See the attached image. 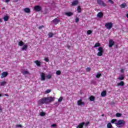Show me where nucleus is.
Here are the masks:
<instances>
[{
    "label": "nucleus",
    "instance_id": "obj_1",
    "mask_svg": "<svg viewBox=\"0 0 128 128\" xmlns=\"http://www.w3.org/2000/svg\"><path fill=\"white\" fill-rule=\"evenodd\" d=\"M54 99L52 96L43 98L38 100V104L39 106H42V104H48L52 102H54Z\"/></svg>",
    "mask_w": 128,
    "mask_h": 128
},
{
    "label": "nucleus",
    "instance_id": "obj_2",
    "mask_svg": "<svg viewBox=\"0 0 128 128\" xmlns=\"http://www.w3.org/2000/svg\"><path fill=\"white\" fill-rule=\"evenodd\" d=\"M115 124L118 128H122V126H124L126 124V121H124V120H118V122L115 123Z\"/></svg>",
    "mask_w": 128,
    "mask_h": 128
},
{
    "label": "nucleus",
    "instance_id": "obj_3",
    "mask_svg": "<svg viewBox=\"0 0 128 128\" xmlns=\"http://www.w3.org/2000/svg\"><path fill=\"white\" fill-rule=\"evenodd\" d=\"M98 52L97 54V56H102V54H104V48H102V46H100L98 48Z\"/></svg>",
    "mask_w": 128,
    "mask_h": 128
},
{
    "label": "nucleus",
    "instance_id": "obj_4",
    "mask_svg": "<svg viewBox=\"0 0 128 128\" xmlns=\"http://www.w3.org/2000/svg\"><path fill=\"white\" fill-rule=\"evenodd\" d=\"M97 4L102 6H106V4L104 3L102 0H97Z\"/></svg>",
    "mask_w": 128,
    "mask_h": 128
},
{
    "label": "nucleus",
    "instance_id": "obj_5",
    "mask_svg": "<svg viewBox=\"0 0 128 128\" xmlns=\"http://www.w3.org/2000/svg\"><path fill=\"white\" fill-rule=\"evenodd\" d=\"M105 28L108 30H110L112 28V22H107L105 24Z\"/></svg>",
    "mask_w": 128,
    "mask_h": 128
},
{
    "label": "nucleus",
    "instance_id": "obj_6",
    "mask_svg": "<svg viewBox=\"0 0 128 128\" xmlns=\"http://www.w3.org/2000/svg\"><path fill=\"white\" fill-rule=\"evenodd\" d=\"M34 10H35V12H40V10H42V6H34Z\"/></svg>",
    "mask_w": 128,
    "mask_h": 128
},
{
    "label": "nucleus",
    "instance_id": "obj_7",
    "mask_svg": "<svg viewBox=\"0 0 128 128\" xmlns=\"http://www.w3.org/2000/svg\"><path fill=\"white\" fill-rule=\"evenodd\" d=\"M8 76V72H4L1 74V78H6Z\"/></svg>",
    "mask_w": 128,
    "mask_h": 128
},
{
    "label": "nucleus",
    "instance_id": "obj_8",
    "mask_svg": "<svg viewBox=\"0 0 128 128\" xmlns=\"http://www.w3.org/2000/svg\"><path fill=\"white\" fill-rule=\"evenodd\" d=\"M114 40H109L108 44L109 48H112V46H114Z\"/></svg>",
    "mask_w": 128,
    "mask_h": 128
},
{
    "label": "nucleus",
    "instance_id": "obj_9",
    "mask_svg": "<svg viewBox=\"0 0 128 128\" xmlns=\"http://www.w3.org/2000/svg\"><path fill=\"white\" fill-rule=\"evenodd\" d=\"M41 80H46V74L42 72L40 74Z\"/></svg>",
    "mask_w": 128,
    "mask_h": 128
},
{
    "label": "nucleus",
    "instance_id": "obj_10",
    "mask_svg": "<svg viewBox=\"0 0 128 128\" xmlns=\"http://www.w3.org/2000/svg\"><path fill=\"white\" fill-rule=\"evenodd\" d=\"M78 106H84V102H82V100L80 99L78 101Z\"/></svg>",
    "mask_w": 128,
    "mask_h": 128
},
{
    "label": "nucleus",
    "instance_id": "obj_11",
    "mask_svg": "<svg viewBox=\"0 0 128 128\" xmlns=\"http://www.w3.org/2000/svg\"><path fill=\"white\" fill-rule=\"evenodd\" d=\"M78 0H75L73 2H72V6H78Z\"/></svg>",
    "mask_w": 128,
    "mask_h": 128
},
{
    "label": "nucleus",
    "instance_id": "obj_12",
    "mask_svg": "<svg viewBox=\"0 0 128 128\" xmlns=\"http://www.w3.org/2000/svg\"><path fill=\"white\" fill-rule=\"evenodd\" d=\"M52 22L54 24H58L60 22V20L58 19V18H56L55 19L52 20Z\"/></svg>",
    "mask_w": 128,
    "mask_h": 128
},
{
    "label": "nucleus",
    "instance_id": "obj_13",
    "mask_svg": "<svg viewBox=\"0 0 128 128\" xmlns=\"http://www.w3.org/2000/svg\"><path fill=\"white\" fill-rule=\"evenodd\" d=\"M84 122H82L76 126V128H84Z\"/></svg>",
    "mask_w": 128,
    "mask_h": 128
},
{
    "label": "nucleus",
    "instance_id": "obj_14",
    "mask_svg": "<svg viewBox=\"0 0 128 128\" xmlns=\"http://www.w3.org/2000/svg\"><path fill=\"white\" fill-rule=\"evenodd\" d=\"M24 10L25 12H26L27 14H30V8H24Z\"/></svg>",
    "mask_w": 128,
    "mask_h": 128
},
{
    "label": "nucleus",
    "instance_id": "obj_15",
    "mask_svg": "<svg viewBox=\"0 0 128 128\" xmlns=\"http://www.w3.org/2000/svg\"><path fill=\"white\" fill-rule=\"evenodd\" d=\"M117 84L118 86H124V81H120V82L118 83Z\"/></svg>",
    "mask_w": 128,
    "mask_h": 128
},
{
    "label": "nucleus",
    "instance_id": "obj_16",
    "mask_svg": "<svg viewBox=\"0 0 128 128\" xmlns=\"http://www.w3.org/2000/svg\"><path fill=\"white\" fill-rule=\"evenodd\" d=\"M97 16L98 18H102V16H104V14H102V12H100L98 14Z\"/></svg>",
    "mask_w": 128,
    "mask_h": 128
},
{
    "label": "nucleus",
    "instance_id": "obj_17",
    "mask_svg": "<svg viewBox=\"0 0 128 128\" xmlns=\"http://www.w3.org/2000/svg\"><path fill=\"white\" fill-rule=\"evenodd\" d=\"M66 16H74V13L72 12H68L65 13Z\"/></svg>",
    "mask_w": 128,
    "mask_h": 128
},
{
    "label": "nucleus",
    "instance_id": "obj_18",
    "mask_svg": "<svg viewBox=\"0 0 128 128\" xmlns=\"http://www.w3.org/2000/svg\"><path fill=\"white\" fill-rule=\"evenodd\" d=\"M106 96V91L104 90L101 92V96L104 97Z\"/></svg>",
    "mask_w": 128,
    "mask_h": 128
},
{
    "label": "nucleus",
    "instance_id": "obj_19",
    "mask_svg": "<svg viewBox=\"0 0 128 128\" xmlns=\"http://www.w3.org/2000/svg\"><path fill=\"white\" fill-rule=\"evenodd\" d=\"M22 50H28V45L27 44H24L23 47L22 48Z\"/></svg>",
    "mask_w": 128,
    "mask_h": 128
},
{
    "label": "nucleus",
    "instance_id": "obj_20",
    "mask_svg": "<svg viewBox=\"0 0 128 128\" xmlns=\"http://www.w3.org/2000/svg\"><path fill=\"white\" fill-rule=\"evenodd\" d=\"M118 80H124V75H121L118 78Z\"/></svg>",
    "mask_w": 128,
    "mask_h": 128
},
{
    "label": "nucleus",
    "instance_id": "obj_21",
    "mask_svg": "<svg viewBox=\"0 0 128 128\" xmlns=\"http://www.w3.org/2000/svg\"><path fill=\"white\" fill-rule=\"evenodd\" d=\"M35 64H36V66H40V62L38 61V60H36L34 62Z\"/></svg>",
    "mask_w": 128,
    "mask_h": 128
},
{
    "label": "nucleus",
    "instance_id": "obj_22",
    "mask_svg": "<svg viewBox=\"0 0 128 128\" xmlns=\"http://www.w3.org/2000/svg\"><path fill=\"white\" fill-rule=\"evenodd\" d=\"M22 74H24V76L25 74H30V72L28 70H24L23 72H22Z\"/></svg>",
    "mask_w": 128,
    "mask_h": 128
},
{
    "label": "nucleus",
    "instance_id": "obj_23",
    "mask_svg": "<svg viewBox=\"0 0 128 128\" xmlns=\"http://www.w3.org/2000/svg\"><path fill=\"white\" fill-rule=\"evenodd\" d=\"M120 6L121 8H126V4L123 3V4H121Z\"/></svg>",
    "mask_w": 128,
    "mask_h": 128
},
{
    "label": "nucleus",
    "instance_id": "obj_24",
    "mask_svg": "<svg viewBox=\"0 0 128 128\" xmlns=\"http://www.w3.org/2000/svg\"><path fill=\"white\" fill-rule=\"evenodd\" d=\"M9 18H10V17L8 16H6L4 18V22H8V20Z\"/></svg>",
    "mask_w": 128,
    "mask_h": 128
},
{
    "label": "nucleus",
    "instance_id": "obj_25",
    "mask_svg": "<svg viewBox=\"0 0 128 128\" xmlns=\"http://www.w3.org/2000/svg\"><path fill=\"white\" fill-rule=\"evenodd\" d=\"M18 44L20 46H22L24 44V42L22 41H20L18 42Z\"/></svg>",
    "mask_w": 128,
    "mask_h": 128
},
{
    "label": "nucleus",
    "instance_id": "obj_26",
    "mask_svg": "<svg viewBox=\"0 0 128 128\" xmlns=\"http://www.w3.org/2000/svg\"><path fill=\"white\" fill-rule=\"evenodd\" d=\"M54 33L52 32H50L48 34V38H52V36H54Z\"/></svg>",
    "mask_w": 128,
    "mask_h": 128
},
{
    "label": "nucleus",
    "instance_id": "obj_27",
    "mask_svg": "<svg viewBox=\"0 0 128 128\" xmlns=\"http://www.w3.org/2000/svg\"><path fill=\"white\" fill-rule=\"evenodd\" d=\"M89 98H90V102H94V100H96V98H94V96H91Z\"/></svg>",
    "mask_w": 128,
    "mask_h": 128
},
{
    "label": "nucleus",
    "instance_id": "obj_28",
    "mask_svg": "<svg viewBox=\"0 0 128 128\" xmlns=\"http://www.w3.org/2000/svg\"><path fill=\"white\" fill-rule=\"evenodd\" d=\"M77 12H82V8H80V6H78L77 8Z\"/></svg>",
    "mask_w": 128,
    "mask_h": 128
},
{
    "label": "nucleus",
    "instance_id": "obj_29",
    "mask_svg": "<svg viewBox=\"0 0 128 128\" xmlns=\"http://www.w3.org/2000/svg\"><path fill=\"white\" fill-rule=\"evenodd\" d=\"M98 46H100V44L99 42L96 43L94 46V48H98Z\"/></svg>",
    "mask_w": 128,
    "mask_h": 128
},
{
    "label": "nucleus",
    "instance_id": "obj_30",
    "mask_svg": "<svg viewBox=\"0 0 128 128\" xmlns=\"http://www.w3.org/2000/svg\"><path fill=\"white\" fill-rule=\"evenodd\" d=\"M1 86H4L6 84V82L4 81L2 82H1L0 83Z\"/></svg>",
    "mask_w": 128,
    "mask_h": 128
},
{
    "label": "nucleus",
    "instance_id": "obj_31",
    "mask_svg": "<svg viewBox=\"0 0 128 128\" xmlns=\"http://www.w3.org/2000/svg\"><path fill=\"white\" fill-rule=\"evenodd\" d=\"M62 74V72L60 70H58L56 72V74H57V76H60V74Z\"/></svg>",
    "mask_w": 128,
    "mask_h": 128
},
{
    "label": "nucleus",
    "instance_id": "obj_32",
    "mask_svg": "<svg viewBox=\"0 0 128 128\" xmlns=\"http://www.w3.org/2000/svg\"><path fill=\"white\" fill-rule=\"evenodd\" d=\"M107 128H112V125L111 123H108L107 124Z\"/></svg>",
    "mask_w": 128,
    "mask_h": 128
},
{
    "label": "nucleus",
    "instance_id": "obj_33",
    "mask_svg": "<svg viewBox=\"0 0 128 128\" xmlns=\"http://www.w3.org/2000/svg\"><path fill=\"white\" fill-rule=\"evenodd\" d=\"M116 116L117 118H120L122 116V114H120V113H116Z\"/></svg>",
    "mask_w": 128,
    "mask_h": 128
},
{
    "label": "nucleus",
    "instance_id": "obj_34",
    "mask_svg": "<svg viewBox=\"0 0 128 128\" xmlns=\"http://www.w3.org/2000/svg\"><path fill=\"white\" fill-rule=\"evenodd\" d=\"M100 76H102V74H100V73L96 75V78H100Z\"/></svg>",
    "mask_w": 128,
    "mask_h": 128
},
{
    "label": "nucleus",
    "instance_id": "obj_35",
    "mask_svg": "<svg viewBox=\"0 0 128 128\" xmlns=\"http://www.w3.org/2000/svg\"><path fill=\"white\" fill-rule=\"evenodd\" d=\"M63 98H62V96H60V97L59 98V99L58 100V102H62Z\"/></svg>",
    "mask_w": 128,
    "mask_h": 128
},
{
    "label": "nucleus",
    "instance_id": "obj_36",
    "mask_svg": "<svg viewBox=\"0 0 128 128\" xmlns=\"http://www.w3.org/2000/svg\"><path fill=\"white\" fill-rule=\"evenodd\" d=\"M118 122V120L116 119H113L111 120V122L112 124H114V122Z\"/></svg>",
    "mask_w": 128,
    "mask_h": 128
},
{
    "label": "nucleus",
    "instance_id": "obj_37",
    "mask_svg": "<svg viewBox=\"0 0 128 128\" xmlns=\"http://www.w3.org/2000/svg\"><path fill=\"white\" fill-rule=\"evenodd\" d=\"M92 32V30H88L87 31V34H91Z\"/></svg>",
    "mask_w": 128,
    "mask_h": 128
},
{
    "label": "nucleus",
    "instance_id": "obj_38",
    "mask_svg": "<svg viewBox=\"0 0 128 128\" xmlns=\"http://www.w3.org/2000/svg\"><path fill=\"white\" fill-rule=\"evenodd\" d=\"M40 116H46V113L44 112H41Z\"/></svg>",
    "mask_w": 128,
    "mask_h": 128
},
{
    "label": "nucleus",
    "instance_id": "obj_39",
    "mask_svg": "<svg viewBox=\"0 0 128 128\" xmlns=\"http://www.w3.org/2000/svg\"><path fill=\"white\" fill-rule=\"evenodd\" d=\"M47 78H48V80H50V78H52V75L51 74H48L46 76Z\"/></svg>",
    "mask_w": 128,
    "mask_h": 128
},
{
    "label": "nucleus",
    "instance_id": "obj_40",
    "mask_svg": "<svg viewBox=\"0 0 128 128\" xmlns=\"http://www.w3.org/2000/svg\"><path fill=\"white\" fill-rule=\"evenodd\" d=\"M44 60L45 62H50V60L48 58H45Z\"/></svg>",
    "mask_w": 128,
    "mask_h": 128
},
{
    "label": "nucleus",
    "instance_id": "obj_41",
    "mask_svg": "<svg viewBox=\"0 0 128 128\" xmlns=\"http://www.w3.org/2000/svg\"><path fill=\"white\" fill-rule=\"evenodd\" d=\"M50 92H52V90L48 89L46 91V94H50Z\"/></svg>",
    "mask_w": 128,
    "mask_h": 128
},
{
    "label": "nucleus",
    "instance_id": "obj_42",
    "mask_svg": "<svg viewBox=\"0 0 128 128\" xmlns=\"http://www.w3.org/2000/svg\"><path fill=\"white\" fill-rule=\"evenodd\" d=\"M44 28V25H42V26H40L38 27V30H42V28Z\"/></svg>",
    "mask_w": 128,
    "mask_h": 128
},
{
    "label": "nucleus",
    "instance_id": "obj_43",
    "mask_svg": "<svg viewBox=\"0 0 128 128\" xmlns=\"http://www.w3.org/2000/svg\"><path fill=\"white\" fill-rule=\"evenodd\" d=\"M90 124V122H87L86 124L84 123L85 126H88Z\"/></svg>",
    "mask_w": 128,
    "mask_h": 128
},
{
    "label": "nucleus",
    "instance_id": "obj_44",
    "mask_svg": "<svg viewBox=\"0 0 128 128\" xmlns=\"http://www.w3.org/2000/svg\"><path fill=\"white\" fill-rule=\"evenodd\" d=\"M51 126H52V128H56V127L57 126H56V124H52V125H51Z\"/></svg>",
    "mask_w": 128,
    "mask_h": 128
},
{
    "label": "nucleus",
    "instance_id": "obj_45",
    "mask_svg": "<svg viewBox=\"0 0 128 128\" xmlns=\"http://www.w3.org/2000/svg\"><path fill=\"white\" fill-rule=\"evenodd\" d=\"M90 68H87L86 69V72H90Z\"/></svg>",
    "mask_w": 128,
    "mask_h": 128
},
{
    "label": "nucleus",
    "instance_id": "obj_46",
    "mask_svg": "<svg viewBox=\"0 0 128 128\" xmlns=\"http://www.w3.org/2000/svg\"><path fill=\"white\" fill-rule=\"evenodd\" d=\"M80 20V18H76V22H78Z\"/></svg>",
    "mask_w": 128,
    "mask_h": 128
},
{
    "label": "nucleus",
    "instance_id": "obj_47",
    "mask_svg": "<svg viewBox=\"0 0 128 128\" xmlns=\"http://www.w3.org/2000/svg\"><path fill=\"white\" fill-rule=\"evenodd\" d=\"M108 0L112 4H114V2L112 1V0Z\"/></svg>",
    "mask_w": 128,
    "mask_h": 128
},
{
    "label": "nucleus",
    "instance_id": "obj_48",
    "mask_svg": "<svg viewBox=\"0 0 128 128\" xmlns=\"http://www.w3.org/2000/svg\"><path fill=\"white\" fill-rule=\"evenodd\" d=\"M16 128H22V124H17L16 125Z\"/></svg>",
    "mask_w": 128,
    "mask_h": 128
},
{
    "label": "nucleus",
    "instance_id": "obj_49",
    "mask_svg": "<svg viewBox=\"0 0 128 128\" xmlns=\"http://www.w3.org/2000/svg\"><path fill=\"white\" fill-rule=\"evenodd\" d=\"M120 72H121L124 74V69H121Z\"/></svg>",
    "mask_w": 128,
    "mask_h": 128
},
{
    "label": "nucleus",
    "instance_id": "obj_50",
    "mask_svg": "<svg viewBox=\"0 0 128 128\" xmlns=\"http://www.w3.org/2000/svg\"><path fill=\"white\" fill-rule=\"evenodd\" d=\"M10 0H6V1H5V2H10Z\"/></svg>",
    "mask_w": 128,
    "mask_h": 128
},
{
    "label": "nucleus",
    "instance_id": "obj_51",
    "mask_svg": "<svg viewBox=\"0 0 128 128\" xmlns=\"http://www.w3.org/2000/svg\"><path fill=\"white\" fill-rule=\"evenodd\" d=\"M94 80H92L91 81V84H94Z\"/></svg>",
    "mask_w": 128,
    "mask_h": 128
},
{
    "label": "nucleus",
    "instance_id": "obj_52",
    "mask_svg": "<svg viewBox=\"0 0 128 128\" xmlns=\"http://www.w3.org/2000/svg\"><path fill=\"white\" fill-rule=\"evenodd\" d=\"M4 96H8V94H4Z\"/></svg>",
    "mask_w": 128,
    "mask_h": 128
},
{
    "label": "nucleus",
    "instance_id": "obj_53",
    "mask_svg": "<svg viewBox=\"0 0 128 128\" xmlns=\"http://www.w3.org/2000/svg\"><path fill=\"white\" fill-rule=\"evenodd\" d=\"M101 116H104V114H102Z\"/></svg>",
    "mask_w": 128,
    "mask_h": 128
},
{
    "label": "nucleus",
    "instance_id": "obj_54",
    "mask_svg": "<svg viewBox=\"0 0 128 128\" xmlns=\"http://www.w3.org/2000/svg\"><path fill=\"white\" fill-rule=\"evenodd\" d=\"M0 112H2V108H0Z\"/></svg>",
    "mask_w": 128,
    "mask_h": 128
},
{
    "label": "nucleus",
    "instance_id": "obj_55",
    "mask_svg": "<svg viewBox=\"0 0 128 128\" xmlns=\"http://www.w3.org/2000/svg\"><path fill=\"white\" fill-rule=\"evenodd\" d=\"M116 48H118V45H116Z\"/></svg>",
    "mask_w": 128,
    "mask_h": 128
},
{
    "label": "nucleus",
    "instance_id": "obj_56",
    "mask_svg": "<svg viewBox=\"0 0 128 128\" xmlns=\"http://www.w3.org/2000/svg\"><path fill=\"white\" fill-rule=\"evenodd\" d=\"M2 22V19L0 18V22Z\"/></svg>",
    "mask_w": 128,
    "mask_h": 128
},
{
    "label": "nucleus",
    "instance_id": "obj_57",
    "mask_svg": "<svg viewBox=\"0 0 128 128\" xmlns=\"http://www.w3.org/2000/svg\"><path fill=\"white\" fill-rule=\"evenodd\" d=\"M2 96V94H0V97Z\"/></svg>",
    "mask_w": 128,
    "mask_h": 128
},
{
    "label": "nucleus",
    "instance_id": "obj_58",
    "mask_svg": "<svg viewBox=\"0 0 128 128\" xmlns=\"http://www.w3.org/2000/svg\"><path fill=\"white\" fill-rule=\"evenodd\" d=\"M2 10H4V8H2Z\"/></svg>",
    "mask_w": 128,
    "mask_h": 128
},
{
    "label": "nucleus",
    "instance_id": "obj_59",
    "mask_svg": "<svg viewBox=\"0 0 128 128\" xmlns=\"http://www.w3.org/2000/svg\"><path fill=\"white\" fill-rule=\"evenodd\" d=\"M16 0V2H18V0Z\"/></svg>",
    "mask_w": 128,
    "mask_h": 128
}]
</instances>
